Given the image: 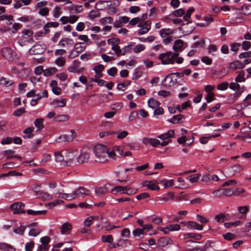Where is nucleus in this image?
I'll list each match as a JSON object with an SVG mask.
<instances>
[{"mask_svg":"<svg viewBox=\"0 0 251 251\" xmlns=\"http://www.w3.org/2000/svg\"><path fill=\"white\" fill-rule=\"evenodd\" d=\"M69 116L68 115H60L54 118V121L57 122H65L68 120Z\"/></svg>","mask_w":251,"mask_h":251,"instance_id":"nucleus-40","label":"nucleus"},{"mask_svg":"<svg viewBox=\"0 0 251 251\" xmlns=\"http://www.w3.org/2000/svg\"><path fill=\"white\" fill-rule=\"evenodd\" d=\"M182 119L183 116L180 114L174 116L173 117L172 119H169L168 121L173 124H176L182 122Z\"/></svg>","mask_w":251,"mask_h":251,"instance_id":"nucleus-33","label":"nucleus"},{"mask_svg":"<svg viewBox=\"0 0 251 251\" xmlns=\"http://www.w3.org/2000/svg\"><path fill=\"white\" fill-rule=\"evenodd\" d=\"M126 194L128 195H134V194H136L138 191V189H135V188L133 189L128 186H126Z\"/></svg>","mask_w":251,"mask_h":251,"instance_id":"nucleus-52","label":"nucleus"},{"mask_svg":"<svg viewBox=\"0 0 251 251\" xmlns=\"http://www.w3.org/2000/svg\"><path fill=\"white\" fill-rule=\"evenodd\" d=\"M100 16V12L98 10H91L89 12L88 14V17L91 19L99 17Z\"/></svg>","mask_w":251,"mask_h":251,"instance_id":"nucleus-45","label":"nucleus"},{"mask_svg":"<svg viewBox=\"0 0 251 251\" xmlns=\"http://www.w3.org/2000/svg\"><path fill=\"white\" fill-rule=\"evenodd\" d=\"M201 237L202 236L198 233H187L183 235L184 239L194 238L196 240H200L201 239Z\"/></svg>","mask_w":251,"mask_h":251,"instance_id":"nucleus-19","label":"nucleus"},{"mask_svg":"<svg viewBox=\"0 0 251 251\" xmlns=\"http://www.w3.org/2000/svg\"><path fill=\"white\" fill-rule=\"evenodd\" d=\"M150 197V195L148 193L144 192L141 193L137 196H136V198L137 200H141L146 199Z\"/></svg>","mask_w":251,"mask_h":251,"instance_id":"nucleus-60","label":"nucleus"},{"mask_svg":"<svg viewBox=\"0 0 251 251\" xmlns=\"http://www.w3.org/2000/svg\"><path fill=\"white\" fill-rule=\"evenodd\" d=\"M158 243L161 246H166L169 245H171L173 241L169 237H162L158 240Z\"/></svg>","mask_w":251,"mask_h":251,"instance_id":"nucleus-21","label":"nucleus"},{"mask_svg":"<svg viewBox=\"0 0 251 251\" xmlns=\"http://www.w3.org/2000/svg\"><path fill=\"white\" fill-rule=\"evenodd\" d=\"M101 240L103 242L111 243L113 240V236L111 235H102Z\"/></svg>","mask_w":251,"mask_h":251,"instance_id":"nucleus-48","label":"nucleus"},{"mask_svg":"<svg viewBox=\"0 0 251 251\" xmlns=\"http://www.w3.org/2000/svg\"><path fill=\"white\" fill-rule=\"evenodd\" d=\"M25 228L26 226H21L19 227L14 229L13 231L16 234L23 235Z\"/></svg>","mask_w":251,"mask_h":251,"instance_id":"nucleus-50","label":"nucleus"},{"mask_svg":"<svg viewBox=\"0 0 251 251\" xmlns=\"http://www.w3.org/2000/svg\"><path fill=\"white\" fill-rule=\"evenodd\" d=\"M61 13V8L58 6L55 7L53 11L54 17L55 18H58Z\"/></svg>","mask_w":251,"mask_h":251,"instance_id":"nucleus-55","label":"nucleus"},{"mask_svg":"<svg viewBox=\"0 0 251 251\" xmlns=\"http://www.w3.org/2000/svg\"><path fill=\"white\" fill-rule=\"evenodd\" d=\"M151 22L150 21H147L144 23L140 22L138 24V26L139 27L145 28L146 29L150 30L151 29Z\"/></svg>","mask_w":251,"mask_h":251,"instance_id":"nucleus-44","label":"nucleus"},{"mask_svg":"<svg viewBox=\"0 0 251 251\" xmlns=\"http://www.w3.org/2000/svg\"><path fill=\"white\" fill-rule=\"evenodd\" d=\"M177 82V78L174 75V74L168 75L162 80V84L165 86H172Z\"/></svg>","mask_w":251,"mask_h":251,"instance_id":"nucleus-3","label":"nucleus"},{"mask_svg":"<svg viewBox=\"0 0 251 251\" xmlns=\"http://www.w3.org/2000/svg\"><path fill=\"white\" fill-rule=\"evenodd\" d=\"M113 19L110 17H106L101 19L100 22L102 25H105L106 24H110L112 22Z\"/></svg>","mask_w":251,"mask_h":251,"instance_id":"nucleus-53","label":"nucleus"},{"mask_svg":"<svg viewBox=\"0 0 251 251\" xmlns=\"http://www.w3.org/2000/svg\"><path fill=\"white\" fill-rule=\"evenodd\" d=\"M108 43L112 46L111 49L116 53L117 55L118 52H120V47L118 44L120 42V40L118 39L112 38L108 40Z\"/></svg>","mask_w":251,"mask_h":251,"instance_id":"nucleus-9","label":"nucleus"},{"mask_svg":"<svg viewBox=\"0 0 251 251\" xmlns=\"http://www.w3.org/2000/svg\"><path fill=\"white\" fill-rule=\"evenodd\" d=\"M158 183L155 180L145 181L143 182V185L147 186L149 189L152 190H158L159 187L157 185Z\"/></svg>","mask_w":251,"mask_h":251,"instance_id":"nucleus-12","label":"nucleus"},{"mask_svg":"<svg viewBox=\"0 0 251 251\" xmlns=\"http://www.w3.org/2000/svg\"><path fill=\"white\" fill-rule=\"evenodd\" d=\"M77 151L74 150L67 151L65 153L66 160L64 165H70L73 163V160L75 157Z\"/></svg>","mask_w":251,"mask_h":251,"instance_id":"nucleus-6","label":"nucleus"},{"mask_svg":"<svg viewBox=\"0 0 251 251\" xmlns=\"http://www.w3.org/2000/svg\"><path fill=\"white\" fill-rule=\"evenodd\" d=\"M45 50V45L35 44L30 49L29 51L31 54H41L44 52Z\"/></svg>","mask_w":251,"mask_h":251,"instance_id":"nucleus-4","label":"nucleus"},{"mask_svg":"<svg viewBox=\"0 0 251 251\" xmlns=\"http://www.w3.org/2000/svg\"><path fill=\"white\" fill-rule=\"evenodd\" d=\"M114 134H117V138L119 139H123L126 137L128 133L127 131L125 130H122V129L118 130V131H114Z\"/></svg>","mask_w":251,"mask_h":251,"instance_id":"nucleus-30","label":"nucleus"},{"mask_svg":"<svg viewBox=\"0 0 251 251\" xmlns=\"http://www.w3.org/2000/svg\"><path fill=\"white\" fill-rule=\"evenodd\" d=\"M174 31L171 28H162L159 31L160 35L162 38L172 35Z\"/></svg>","mask_w":251,"mask_h":251,"instance_id":"nucleus-23","label":"nucleus"},{"mask_svg":"<svg viewBox=\"0 0 251 251\" xmlns=\"http://www.w3.org/2000/svg\"><path fill=\"white\" fill-rule=\"evenodd\" d=\"M58 198L64 199L67 201H71L75 199L73 192L69 194L60 193Z\"/></svg>","mask_w":251,"mask_h":251,"instance_id":"nucleus-25","label":"nucleus"},{"mask_svg":"<svg viewBox=\"0 0 251 251\" xmlns=\"http://www.w3.org/2000/svg\"><path fill=\"white\" fill-rule=\"evenodd\" d=\"M34 129V127H28V128H26L24 130L23 132L25 134H27V135L23 136L24 138H25V139L31 138L32 137H33V134L32 133H31V132L32 131H33Z\"/></svg>","mask_w":251,"mask_h":251,"instance_id":"nucleus-35","label":"nucleus"},{"mask_svg":"<svg viewBox=\"0 0 251 251\" xmlns=\"http://www.w3.org/2000/svg\"><path fill=\"white\" fill-rule=\"evenodd\" d=\"M54 156L56 161L61 162L64 160V157L60 152H55Z\"/></svg>","mask_w":251,"mask_h":251,"instance_id":"nucleus-59","label":"nucleus"},{"mask_svg":"<svg viewBox=\"0 0 251 251\" xmlns=\"http://www.w3.org/2000/svg\"><path fill=\"white\" fill-rule=\"evenodd\" d=\"M242 47L244 50H248L251 47V43L249 41H245L242 44Z\"/></svg>","mask_w":251,"mask_h":251,"instance_id":"nucleus-64","label":"nucleus"},{"mask_svg":"<svg viewBox=\"0 0 251 251\" xmlns=\"http://www.w3.org/2000/svg\"><path fill=\"white\" fill-rule=\"evenodd\" d=\"M57 71V69L55 67H52L49 69H47L44 70V74L46 76H50L54 73Z\"/></svg>","mask_w":251,"mask_h":251,"instance_id":"nucleus-42","label":"nucleus"},{"mask_svg":"<svg viewBox=\"0 0 251 251\" xmlns=\"http://www.w3.org/2000/svg\"><path fill=\"white\" fill-rule=\"evenodd\" d=\"M89 159V154L85 151L82 152L77 158V162L79 163L87 162Z\"/></svg>","mask_w":251,"mask_h":251,"instance_id":"nucleus-15","label":"nucleus"},{"mask_svg":"<svg viewBox=\"0 0 251 251\" xmlns=\"http://www.w3.org/2000/svg\"><path fill=\"white\" fill-rule=\"evenodd\" d=\"M194 11V8L193 7L190 8L187 11L186 13L183 17V19L185 21H188L190 18L191 14Z\"/></svg>","mask_w":251,"mask_h":251,"instance_id":"nucleus-56","label":"nucleus"},{"mask_svg":"<svg viewBox=\"0 0 251 251\" xmlns=\"http://www.w3.org/2000/svg\"><path fill=\"white\" fill-rule=\"evenodd\" d=\"M72 228V225L69 223H64L60 227V233L61 234H68Z\"/></svg>","mask_w":251,"mask_h":251,"instance_id":"nucleus-17","label":"nucleus"},{"mask_svg":"<svg viewBox=\"0 0 251 251\" xmlns=\"http://www.w3.org/2000/svg\"><path fill=\"white\" fill-rule=\"evenodd\" d=\"M38 197L42 198L44 201H50L53 199V197L51 194L43 191H42Z\"/></svg>","mask_w":251,"mask_h":251,"instance_id":"nucleus-36","label":"nucleus"},{"mask_svg":"<svg viewBox=\"0 0 251 251\" xmlns=\"http://www.w3.org/2000/svg\"><path fill=\"white\" fill-rule=\"evenodd\" d=\"M67 100L62 99L60 100H54L50 104L54 107H63L66 106Z\"/></svg>","mask_w":251,"mask_h":251,"instance_id":"nucleus-14","label":"nucleus"},{"mask_svg":"<svg viewBox=\"0 0 251 251\" xmlns=\"http://www.w3.org/2000/svg\"><path fill=\"white\" fill-rule=\"evenodd\" d=\"M126 186H117L114 187L112 190L111 192L114 193H117V192H120L121 194H126Z\"/></svg>","mask_w":251,"mask_h":251,"instance_id":"nucleus-34","label":"nucleus"},{"mask_svg":"<svg viewBox=\"0 0 251 251\" xmlns=\"http://www.w3.org/2000/svg\"><path fill=\"white\" fill-rule=\"evenodd\" d=\"M229 67L232 70H236L237 69L244 68V65L242 64V62L239 61H235L230 63Z\"/></svg>","mask_w":251,"mask_h":251,"instance_id":"nucleus-26","label":"nucleus"},{"mask_svg":"<svg viewBox=\"0 0 251 251\" xmlns=\"http://www.w3.org/2000/svg\"><path fill=\"white\" fill-rule=\"evenodd\" d=\"M99 218V217H95V216H90L86 218L85 221H84V226L87 227H89L91 226L92 224L93 223V221L98 219Z\"/></svg>","mask_w":251,"mask_h":251,"instance_id":"nucleus-32","label":"nucleus"},{"mask_svg":"<svg viewBox=\"0 0 251 251\" xmlns=\"http://www.w3.org/2000/svg\"><path fill=\"white\" fill-rule=\"evenodd\" d=\"M175 131L174 130H170L167 132L160 134L158 137L161 140H165L174 137Z\"/></svg>","mask_w":251,"mask_h":251,"instance_id":"nucleus-22","label":"nucleus"},{"mask_svg":"<svg viewBox=\"0 0 251 251\" xmlns=\"http://www.w3.org/2000/svg\"><path fill=\"white\" fill-rule=\"evenodd\" d=\"M170 231H176L180 229V226L177 224H170L168 225Z\"/></svg>","mask_w":251,"mask_h":251,"instance_id":"nucleus-47","label":"nucleus"},{"mask_svg":"<svg viewBox=\"0 0 251 251\" xmlns=\"http://www.w3.org/2000/svg\"><path fill=\"white\" fill-rule=\"evenodd\" d=\"M25 204L20 202H16L10 205V208L13 211V214L25 213L24 210Z\"/></svg>","mask_w":251,"mask_h":251,"instance_id":"nucleus-7","label":"nucleus"},{"mask_svg":"<svg viewBox=\"0 0 251 251\" xmlns=\"http://www.w3.org/2000/svg\"><path fill=\"white\" fill-rule=\"evenodd\" d=\"M185 45L186 43L182 40H176L174 43L173 49L175 52H176L177 51H181L183 47H186V46H185Z\"/></svg>","mask_w":251,"mask_h":251,"instance_id":"nucleus-13","label":"nucleus"},{"mask_svg":"<svg viewBox=\"0 0 251 251\" xmlns=\"http://www.w3.org/2000/svg\"><path fill=\"white\" fill-rule=\"evenodd\" d=\"M228 86V83L227 82H223L221 83H220L217 85V89L221 91L226 90Z\"/></svg>","mask_w":251,"mask_h":251,"instance_id":"nucleus-49","label":"nucleus"},{"mask_svg":"<svg viewBox=\"0 0 251 251\" xmlns=\"http://www.w3.org/2000/svg\"><path fill=\"white\" fill-rule=\"evenodd\" d=\"M0 250L4 251H14V248L10 244L0 243Z\"/></svg>","mask_w":251,"mask_h":251,"instance_id":"nucleus-27","label":"nucleus"},{"mask_svg":"<svg viewBox=\"0 0 251 251\" xmlns=\"http://www.w3.org/2000/svg\"><path fill=\"white\" fill-rule=\"evenodd\" d=\"M66 59L64 57L60 56L55 60V64L58 67H62L64 66Z\"/></svg>","mask_w":251,"mask_h":251,"instance_id":"nucleus-37","label":"nucleus"},{"mask_svg":"<svg viewBox=\"0 0 251 251\" xmlns=\"http://www.w3.org/2000/svg\"><path fill=\"white\" fill-rule=\"evenodd\" d=\"M181 224L185 225L189 229H197L198 230H201L203 228L202 225H200L196 222L193 221L181 222Z\"/></svg>","mask_w":251,"mask_h":251,"instance_id":"nucleus-8","label":"nucleus"},{"mask_svg":"<svg viewBox=\"0 0 251 251\" xmlns=\"http://www.w3.org/2000/svg\"><path fill=\"white\" fill-rule=\"evenodd\" d=\"M50 245H41L38 246L37 251H48Z\"/></svg>","mask_w":251,"mask_h":251,"instance_id":"nucleus-63","label":"nucleus"},{"mask_svg":"<svg viewBox=\"0 0 251 251\" xmlns=\"http://www.w3.org/2000/svg\"><path fill=\"white\" fill-rule=\"evenodd\" d=\"M235 80L237 82H242L244 81L245 80L244 73L243 72H240L238 75L235 77Z\"/></svg>","mask_w":251,"mask_h":251,"instance_id":"nucleus-51","label":"nucleus"},{"mask_svg":"<svg viewBox=\"0 0 251 251\" xmlns=\"http://www.w3.org/2000/svg\"><path fill=\"white\" fill-rule=\"evenodd\" d=\"M200 177V174H194L190 175L188 177V179L191 183H195L198 181Z\"/></svg>","mask_w":251,"mask_h":251,"instance_id":"nucleus-46","label":"nucleus"},{"mask_svg":"<svg viewBox=\"0 0 251 251\" xmlns=\"http://www.w3.org/2000/svg\"><path fill=\"white\" fill-rule=\"evenodd\" d=\"M179 53L177 52H172V51H167L165 53H161L158 58L163 65L174 64L175 59H176Z\"/></svg>","mask_w":251,"mask_h":251,"instance_id":"nucleus-2","label":"nucleus"},{"mask_svg":"<svg viewBox=\"0 0 251 251\" xmlns=\"http://www.w3.org/2000/svg\"><path fill=\"white\" fill-rule=\"evenodd\" d=\"M2 56L6 59H10L12 56V50L7 47L3 48L1 50Z\"/></svg>","mask_w":251,"mask_h":251,"instance_id":"nucleus-18","label":"nucleus"},{"mask_svg":"<svg viewBox=\"0 0 251 251\" xmlns=\"http://www.w3.org/2000/svg\"><path fill=\"white\" fill-rule=\"evenodd\" d=\"M242 170V167L239 165H235L228 169L230 173L232 175H234L235 174L239 172Z\"/></svg>","mask_w":251,"mask_h":251,"instance_id":"nucleus-31","label":"nucleus"},{"mask_svg":"<svg viewBox=\"0 0 251 251\" xmlns=\"http://www.w3.org/2000/svg\"><path fill=\"white\" fill-rule=\"evenodd\" d=\"M251 105V94H248L246 98L244 100L243 103L240 105V108L243 109L244 107H246Z\"/></svg>","mask_w":251,"mask_h":251,"instance_id":"nucleus-24","label":"nucleus"},{"mask_svg":"<svg viewBox=\"0 0 251 251\" xmlns=\"http://www.w3.org/2000/svg\"><path fill=\"white\" fill-rule=\"evenodd\" d=\"M142 142L146 146L151 145L154 147L160 145L159 140L155 138L144 137L142 139Z\"/></svg>","mask_w":251,"mask_h":251,"instance_id":"nucleus-10","label":"nucleus"},{"mask_svg":"<svg viewBox=\"0 0 251 251\" xmlns=\"http://www.w3.org/2000/svg\"><path fill=\"white\" fill-rule=\"evenodd\" d=\"M14 83L13 80L7 79L4 77H1L0 78V85L3 86L5 87H9L12 85Z\"/></svg>","mask_w":251,"mask_h":251,"instance_id":"nucleus-20","label":"nucleus"},{"mask_svg":"<svg viewBox=\"0 0 251 251\" xmlns=\"http://www.w3.org/2000/svg\"><path fill=\"white\" fill-rule=\"evenodd\" d=\"M41 232V229L40 228H32L30 229L28 235L30 236L36 237Z\"/></svg>","mask_w":251,"mask_h":251,"instance_id":"nucleus-41","label":"nucleus"},{"mask_svg":"<svg viewBox=\"0 0 251 251\" xmlns=\"http://www.w3.org/2000/svg\"><path fill=\"white\" fill-rule=\"evenodd\" d=\"M43 121V119H37L35 120L34 124L35 126L38 128V130L44 128Z\"/></svg>","mask_w":251,"mask_h":251,"instance_id":"nucleus-39","label":"nucleus"},{"mask_svg":"<svg viewBox=\"0 0 251 251\" xmlns=\"http://www.w3.org/2000/svg\"><path fill=\"white\" fill-rule=\"evenodd\" d=\"M132 49V46L131 45H128L125 47H124L123 48L121 49L120 48V51L119 53L118 52L117 56H120V55H124L126 54L129 52Z\"/></svg>","mask_w":251,"mask_h":251,"instance_id":"nucleus-28","label":"nucleus"},{"mask_svg":"<svg viewBox=\"0 0 251 251\" xmlns=\"http://www.w3.org/2000/svg\"><path fill=\"white\" fill-rule=\"evenodd\" d=\"M148 104L150 107L154 109L158 107L160 104V103L153 98H151L148 101Z\"/></svg>","mask_w":251,"mask_h":251,"instance_id":"nucleus-29","label":"nucleus"},{"mask_svg":"<svg viewBox=\"0 0 251 251\" xmlns=\"http://www.w3.org/2000/svg\"><path fill=\"white\" fill-rule=\"evenodd\" d=\"M145 49V47L144 46V45H142V44H139V45H136L133 50H134V52L136 53H138L140 52H141V51L144 50Z\"/></svg>","mask_w":251,"mask_h":251,"instance_id":"nucleus-58","label":"nucleus"},{"mask_svg":"<svg viewBox=\"0 0 251 251\" xmlns=\"http://www.w3.org/2000/svg\"><path fill=\"white\" fill-rule=\"evenodd\" d=\"M89 190L83 187H78L74 191V195L75 199L78 198H84L85 196L89 195Z\"/></svg>","mask_w":251,"mask_h":251,"instance_id":"nucleus-5","label":"nucleus"},{"mask_svg":"<svg viewBox=\"0 0 251 251\" xmlns=\"http://www.w3.org/2000/svg\"><path fill=\"white\" fill-rule=\"evenodd\" d=\"M94 152L97 157L96 161L100 163L107 160L108 157L115 159L116 154L114 152L108 151L106 147L101 144L95 146Z\"/></svg>","mask_w":251,"mask_h":251,"instance_id":"nucleus-1","label":"nucleus"},{"mask_svg":"<svg viewBox=\"0 0 251 251\" xmlns=\"http://www.w3.org/2000/svg\"><path fill=\"white\" fill-rule=\"evenodd\" d=\"M242 10L245 14L248 15L251 13V5H244L242 7Z\"/></svg>","mask_w":251,"mask_h":251,"instance_id":"nucleus-54","label":"nucleus"},{"mask_svg":"<svg viewBox=\"0 0 251 251\" xmlns=\"http://www.w3.org/2000/svg\"><path fill=\"white\" fill-rule=\"evenodd\" d=\"M40 188L41 186L37 184H34L31 186L32 191L35 193V195L37 197H38L42 192V191L40 190Z\"/></svg>","mask_w":251,"mask_h":251,"instance_id":"nucleus-43","label":"nucleus"},{"mask_svg":"<svg viewBox=\"0 0 251 251\" xmlns=\"http://www.w3.org/2000/svg\"><path fill=\"white\" fill-rule=\"evenodd\" d=\"M56 141L57 142H69L70 140L68 138V135H64L60 136L57 137L56 139Z\"/></svg>","mask_w":251,"mask_h":251,"instance_id":"nucleus-57","label":"nucleus"},{"mask_svg":"<svg viewBox=\"0 0 251 251\" xmlns=\"http://www.w3.org/2000/svg\"><path fill=\"white\" fill-rule=\"evenodd\" d=\"M73 45V40L68 38H62L58 44V45L61 47H70Z\"/></svg>","mask_w":251,"mask_h":251,"instance_id":"nucleus-11","label":"nucleus"},{"mask_svg":"<svg viewBox=\"0 0 251 251\" xmlns=\"http://www.w3.org/2000/svg\"><path fill=\"white\" fill-rule=\"evenodd\" d=\"M34 246L33 241H30L26 243L25 245V250L26 251H32Z\"/></svg>","mask_w":251,"mask_h":251,"instance_id":"nucleus-61","label":"nucleus"},{"mask_svg":"<svg viewBox=\"0 0 251 251\" xmlns=\"http://www.w3.org/2000/svg\"><path fill=\"white\" fill-rule=\"evenodd\" d=\"M241 46L240 43H233L230 44V50L233 52H237L239 48Z\"/></svg>","mask_w":251,"mask_h":251,"instance_id":"nucleus-62","label":"nucleus"},{"mask_svg":"<svg viewBox=\"0 0 251 251\" xmlns=\"http://www.w3.org/2000/svg\"><path fill=\"white\" fill-rule=\"evenodd\" d=\"M199 242H195L192 240H188L186 242V246L191 251H194L195 250H199L197 244L200 243Z\"/></svg>","mask_w":251,"mask_h":251,"instance_id":"nucleus-16","label":"nucleus"},{"mask_svg":"<svg viewBox=\"0 0 251 251\" xmlns=\"http://www.w3.org/2000/svg\"><path fill=\"white\" fill-rule=\"evenodd\" d=\"M107 191V189L105 186L99 187L95 190V193L98 196H102L105 194Z\"/></svg>","mask_w":251,"mask_h":251,"instance_id":"nucleus-38","label":"nucleus"}]
</instances>
